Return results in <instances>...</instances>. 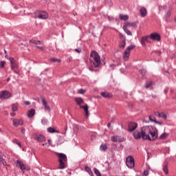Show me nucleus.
<instances>
[{
    "instance_id": "1",
    "label": "nucleus",
    "mask_w": 176,
    "mask_h": 176,
    "mask_svg": "<svg viewBox=\"0 0 176 176\" xmlns=\"http://www.w3.org/2000/svg\"><path fill=\"white\" fill-rule=\"evenodd\" d=\"M143 140H148V141H155L157 139L158 131L153 126H146L141 128Z\"/></svg>"
},
{
    "instance_id": "2",
    "label": "nucleus",
    "mask_w": 176,
    "mask_h": 176,
    "mask_svg": "<svg viewBox=\"0 0 176 176\" xmlns=\"http://www.w3.org/2000/svg\"><path fill=\"white\" fill-rule=\"evenodd\" d=\"M56 155L58 157L59 162V166L58 167V169L64 170L66 167L65 162L67 160V155L63 153H56Z\"/></svg>"
},
{
    "instance_id": "3",
    "label": "nucleus",
    "mask_w": 176,
    "mask_h": 176,
    "mask_svg": "<svg viewBox=\"0 0 176 176\" xmlns=\"http://www.w3.org/2000/svg\"><path fill=\"white\" fill-rule=\"evenodd\" d=\"M90 57H91L92 60H94V65L96 68L100 67V64H101V58H100V55L96 51H92Z\"/></svg>"
},
{
    "instance_id": "4",
    "label": "nucleus",
    "mask_w": 176,
    "mask_h": 176,
    "mask_svg": "<svg viewBox=\"0 0 176 176\" xmlns=\"http://www.w3.org/2000/svg\"><path fill=\"white\" fill-rule=\"evenodd\" d=\"M135 47V45H129L124 52L122 54V58L124 61H129L130 57V52Z\"/></svg>"
},
{
    "instance_id": "5",
    "label": "nucleus",
    "mask_w": 176,
    "mask_h": 176,
    "mask_svg": "<svg viewBox=\"0 0 176 176\" xmlns=\"http://www.w3.org/2000/svg\"><path fill=\"white\" fill-rule=\"evenodd\" d=\"M35 14L36 19H40L41 20H46L49 17V14L46 11H36Z\"/></svg>"
},
{
    "instance_id": "6",
    "label": "nucleus",
    "mask_w": 176,
    "mask_h": 176,
    "mask_svg": "<svg viewBox=\"0 0 176 176\" xmlns=\"http://www.w3.org/2000/svg\"><path fill=\"white\" fill-rule=\"evenodd\" d=\"M16 167H18L19 168H20V170H21V171H30V167H28V166H26L25 164H24V163H23V162L20 161V160H16Z\"/></svg>"
},
{
    "instance_id": "7",
    "label": "nucleus",
    "mask_w": 176,
    "mask_h": 176,
    "mask_svg": "<svg viewBox=\"0 0 176 176\" xmlns=\"http://www.w3.org/2000/svg\"><path fill=\"white\" fill-rule=\"evenodd\" d=\"M126 166L128 168H133L135 164L134 162V157L133 156H128L126 159Z\"/></svg>"
},
{
    "instance_id": "8",
    "label": "nucleus",
    "mask_w": 176,
    "mask_h": 176,
    "mask_svg": "<svg viewBox=\"0 0 176 176\" xmlns=\"http://www.w3.org/2000/svg\"><path fill=\"white\" fill-rule=\"evenodd\" d=\"M12 126L19 127V126H24V120L23 118H14L12 120Z\"/></svg>"
},
{
    "instance_id": "9",
    "label": "nucleus",
    "mask_w": 176,
    "mask_h": 176,
    "mask_svg": "<svg viewBox=\"0 0 176 176\" xmlns=\"http://www.w3.org/2000/svg\"><path fill=\"white\" fill-rule=\"evenodd\" d=\"M12 97V94L9 91H0V100H8Z\"/></svg>"
},
{
    "instance_id": "10",
    "label": "nucleus",
    "mask_w": 176,
    "mask_h": 176,
    "mask_svg": "<svg viewBox=\"0 0 176 176\" xmlns=\"http://www.w3.org/2000/svg\"><path fill=\"white\" fill-rule=\"evenodd\" d=\"M10 62L11 64L12 71L15 72V74H17V72L14 69H17V68H19V63H17V61H16V60H14V58H10Z\"/></svg>"
},
{
    "instance_id": "11",
    "label": "nucleus",
    "mask_w": 176,
    "mask_h": 176,
    "mask_svg": "<svg viewBox=\"0 0 176 176\" xmlns=\"http://www.w3.org/2000/svg\"><path fill=\"white\" fill-rule=\"evenodd\" d=\"M33 138L36 141H38V142H45L46 141L45 136L41 134L34 133Z\"/></svg>"
},
{
    "instance_id": "12",
    "label": "nucleus",
    "mask_w": 176,
    "mask_h": 176,
    "mask_svg": "<svg viewBox=\"0 0 176 176\" xmlns=\"http://www.w3.org/2000/svg\"><path fill=\"white\" fill-rule=\"evenodd\" d=\"M138 127V124L137 122H131L128 124V131L129 133H133L135 129Z\"/></svg>"
},
{
    "instance_id": "13",
    "label": "nucleus",
    "mask_w": 176,
    "mask_h": 176,
    "mask_svg": "<svg viewBox=\"0 0 176 176\" xmlns=\"http://www.w3.org/2000/svg\"><path fill=\"white\" fill-rule=\"evenodd\" d=\"M111 141L112 142H124L126 141V139L119 135H114L111 137Z\"/></svg>"
},
{
    "instance_id": "14",
    "label": "nucleus",
    "mask_w": 176,
    "mask_h": 176,
    "mask_svg": "<svg viewBox=\"0 0 176 176\" xmlns=\"http://www.w3.org/2000/svg\"><path fill=\"white\" fill-rule=\"evenodd\" d=\"M133 136L135 138V140H140L141 138L143 139L142 131L141 130L135 131L133 133Z\"/></svg>"
},
{
    "instance_id": "15",
    "label": "nucleus",
    "mask_w": 176,
    "mask_h": 176,
    "mask_svg": "<svg viewBox=\"0 0 176 176\" xmlns=\"http://www.w3.org/2000/svg\"><path fill=\"white\" fill-rule=\"evenodd\" d=\"M150 39H152L153 41H160V35L157 33H152L149 35Z\"/></svg>"
},
{
    "instance_id": "16",
    "label": "nucleus",
    "mask_w": 176,
    "mask_h": 176,
    "mask_svg": "<svg viewBox=\"0 0 176 176\" xmlns=\"http://www.w3.org/2000/svg\"><path fill=\"white\" fill-rule=\"evenodd\" d=\"M41 102L44 105L45 111H50V107H49V105H47V102H46V100L45 98L41 99Z\"/></svg>"
},
{
    "instance_id": "17",
    "label": "nucleus",
    "mask_w": 176,
    "mask_h": 176,
    "mask_svg": "<svg viewBox=\"0 0 176 176\" xmlns=\"http://www.w3.org/2000/svg\"><path fill=\"white\" fill-rule=\"evenodd\" d=\"M80 108L84 109L85 112V118H89V107L87 104H85V106H80Z\"/></svg>"
},
{
    "instance_id": "18",
    "label": "nucleus",
    "mask_w": 176,
    "mask_h": 176,
    "mask_svg": "<svg viewBox=\"0 0 176 176\" xmlns=\"http://www.w3.org/2000/svg\"><path fill=\"white\" fill-rule=\"evenodd\" d=\"M140 13L142 17H146L147 14L146 8L142 7L140 10Z\"/></svg>"
},
{
    "instance_id": "19",
    "label": "nucleus",
    "mask_w": 176,
    "mask_h": 176,
    "mask_svg": "<svg viewBox=\"0 0 176 176\" xmlns=\"http://www.w3.org/2000/svg\"><path fill=\"white\" fill-rule=\"evenodd\" d=\"M74 101L76 102L77 105H80V107H82V104H83V98H75Z\"/></svg>"
},
{
    "instance_id": "20",
    "label": "nucleus",
    "mask_w": 176,
    "mask_h": 176,
    "mask_svg": "<svg viewBox=\"0 0 176 176\" xmlns=\"http://www.w3.org/2000/svg\"><path fill=\"white\" fill-rule=\"evenodd\" d=\"M100 96L104 97V98H111L112 97V94L108 92H102L100 93Z\"/></svg>"
},
{
    "instance_id": "21",
    "label": "nucleus",
    "mask_w": 176,
    "mask_h": 176,
    "mask_svg": "<svg viewBox=\"0 0 176 176\" xmlns=\"http://www.w3.org/2000/svg\"><path fill=\"white\" fill-rule=\"evenodd\" d=\"M85 171H87V173H88L89 175L94 176V174L93 173V170H91V168H90V167L85 166Z\"/></svg>"
},
{
    "instance_id": "22",
    "label": "nucleus",
    "mask_w": 176,
    "mask_h": 176,
    "mask_svg": "<svg viewBox=\"0 0 176 176\" xmlns=\"http://www.w3.org/2000/svg\"><path fill=\"white\" fill-rule=\"evenodd\" d=\"M35 115V110L34 109H31L28 111L27 116L29 118H32Z\"/></svg>"
},
{
    "instance_id": "23",
    "label": "nucleus",
    "mask_w": 176,
    "mask_h": 176,
    "mask_svg": "<svg viewBox=\"0 0 176 176\" xmlns=\"http://www.w3.org/2000/svg\"><path fill=\"white\" fill-rule=\"evenodd\" d=\"M148 38H149V36H142L141 38V43L142 45V46H146L145 43L148 41Z\"/></svg>"
},
{
    "instance_id": "24",
    "label": "nucleus",
    "mask_w": 176,
    "mask_h": 176,
    "mask_svg": "<svg viewBox=\"0 0 176 176\" xmlns=\"http://www.w3.org/2000/svg\"><path fill=\"white\" fill-rule=\"evenodd\" d=\"M119 18H120V20L127 21V20L129 19V15H124V14H120Z\"/></svg>"
},
{
    "instance_id": "25",
    "label": "nucleus",
    "mask_w": 176,
    "mask_h": 176,
    "mask_svg": "<svg viewBox=\"0 0 176 176\" xmlns=\"http://www.w3.org/2000/svg\"><path fill=\"white\" fill-rule=\"evenodd\" d=\"M169 134L168 133L164 132L161 134V135L158 138L159 140H166L167 137H168Z\"/></svg>"
},
{
    "instance_id": "26",
    "label": "nucleus",
    "mask_w": 176,
    "mask_h": 176,
    "mask_svg": "<svg viewBox=\"0 0 176 176\" xmlns=\"http://www.w3.org/2000/svg\"><path fill=\"white\" fill-rule=\"evenodd\" d=\"M119 47H120V49H124V47H126V41L125 40H121L120 41Z\"/></svg>"
},
{
    "instance_id": "27",
    "label": "nucleus",
    "mask_w": 176,
    "mask_h": 176,
    "mask_svg": "<svg viewBox=\"0 0 176 176\" xmlns=\"http://www.w3.org/2000/svg\"><path fill=\"white\" fill-rule=\"evenodd\" d=\"M123 30L124 32H126V34H127L129 36H131V35H133V33H131V31L129 30L126 25L123 26Z\"/></svg>"
},
{
    "instance_id": "28",
    "label": "nucleus",
    "mask_w": 176,
    "mask_h": 176,
    "mask_svg": "<svg viewBox=\"0 0 176 176\" xmlns=\"http://www.w3.org/2000/svg\"><path fill=\"white\" fill-rule=\"evenodd\" d=\"M19 109V104L17 103H14L12 104V112H16Z\"/></svg>"
},
{
    "instance_id": "29",
    "label": "nucleus",
    "mask_w": 176,
    "mask_h": 176,
    "mask_svg": "<svg viewBox=\"0 0 176 176\" xmlns=\"http://www.w3.org/2000/svg\"><path fill=\"white\" fill-rule=\"evenodd\" d=\"M139 74L142 78H144L145 76V74H146V70L145 69H142L139 70Z\"/></svg>"
},
{
    "instance_id": "30",
    "label": "nucleus",
    "mask_w": 176,
    "mask_h": 176,
    "mask_svg": "<svg viewBox=\"0 0 176 176\" xmlns=\"http://www.w3.org/2000/svg\"><path fill=\"white\" fill-rule=\"evenodd\" d=\"M100 151H102L103 152H105V151H107V149H108V146L107 145V144H104L100 145Z\"/></svg>"
},
{
    "instance_id": "31",
    "label": "nucleus",
    "mask_w": 176,
    "mask_h": 176,
    "mask_svg": "<svg viewBox=\"0 0 176 176\" xmlns=\"http://www.w3.org/2000/svg\"><path fill=\"white\" fill-rule=\"evenodd\" d=\"M48 133H60V131L54 129V128L49 127L47 128Z\"/></svg>"
},
{
    "instance_id": "32",
    "label": "nucleus",
    "mask_w": 176,
    "mask_h": 176,
    "mask_svg": "<svg viewBox=\"0 0 176 176\" xmlns=\"http://www.w3.org/2000/svg\"><path fill=\"white\" fill-rule=\"evenodd\" d=\"M5 157H1V158H0V164H3V166H7Z\"/></svg>"
},
{
    "instance_id": "33",
    "label": "nucleus",
    "mask_w": 176,
    "mask_h": 176,
    "mask_svg": "<svg viewBox=\"0 0 176 176\" xmlns=\"http://www.w3.org/2000/svg\"><path fill=\"white\" fill-rule=\"evenodd\" d=\"M126 25H127L128 27H136L137 26V23L135 22H127L126 23Z\"/></svg>"
},
{
    "instance_id": "34",
    "label": "nucleus",
    "mask_w": 176,
    "mask_h": 176,
    "mask_svg": "<svg viewBox=\"0 0 176 176\" xmlns=\"http://www.w3.org/2000/svg\"><path fill=\"white\" fill-rule=\"evenodd\" d=\"M50 61H52V63H61L60 59L55 58H51L50 59Z\"/></svg>"
},
{
    "instance_id": "35",
    "label": "nucleus",
    "mask_w": 176,
    "mask_h": 176,
    "mask_svg": "<svg viewBox=\"0 0 176 176\" xmlns=\"http://www.w3.org/2000/svg\"><path fill=\"white\" fill-rule=\"evenodd\" d=\"M153 84V82H152V81H146V89H149V87H151Z\"/></svg>"
},
{
    "instance_id": "36",
    "label": "nucleus",
    "mask_w": 176,
    "mask_h": 176,
    "mask_svg": "<svg viewBox=\"0 0 176 176\" xmlns=\"http://www.w3.org/2000/svg\"><path fill=\"white\" fill-rule=\"evenodd\" d=\"M94 173L97 176H101V173H100V170H98V169H97V168H94Z\"/></svg>"
},
{
    "instance_id": "37",
    "label": "nucleus",
    "mask_w": 176,
    "mask_h": 176,
    "mask_svg": "<svg viewBox=\"0 0 176 176\" xmlns=\"http://www.w3.org/2000/svg\"><path fill=\"white\" fill-rule=\"evenodd\" d=\"M163 171L165 174H168V168L167 167V164L164 165Z\"/></svg>"
},
{
    "instance_id": "38",
    "label": "nucleus",
    "mask_w": 176,
    "mask_h": 176,
    "mask_svg": "<svg viewBox=\"0 0 176 176\" xmlns=\"http://www.w3.org/2000/svg\"><path fill=\"white\" fill-rule=\"evenodd\" d=\"M159 118H162V119H164V120H166V119H167V116L164 113L162 112L160 113Z\"/></svg>"
},
{
    "instance_id": "39",
    "label": "nucleus",
    "mask_w": 176,
    "mask_h": 176,
    "mask_svg": "<svg viewBox=\"0 0 176 176\" xmlns=\"http://www.w3.org/2000/svg\"><path fill=\"white\" fill-rule=\"evenodd\" d=\"M148 119L150 122H153L154 123L156 122V118L153 116H149Z\"/></svg>"
},
{
    "instance_id": "40",
    "label": "nucleus",
    "mask_w": 176,
    "mask_h": 176,
    "mask_svg": "<svg viewBox=\"0 0 176 176\" xmlns=\"http://www.w3.org/2000/svg\"><path fill=\"white\" fill-rule=\"evenodd\" d=\"M5 64H6V62L5 60H2L0 62V68L2 69L5 67Z\"/></svg>"
},
{
    "instance_id": "41",
    "label": "nucleus",
    "mask_w": 176,
    "mask_h": 176,
    "mask_svg": "<svg viewBox=\"0 0 176 176\" xmlns=\"http://www.w3.org/2000/svg\"><path fill=\"white\" fill-rule=\"evenodd\" d=\"M78 93L79 94H85V93H86V90L83 89H78Z\"/></svg>"
},
{
    "instance_id": "42",
    "label": "nucleus",
    "mask_w": 176,
    "mask_h": 176,
    "mask_svg": "<svg viewBox=\"0 0 176 176\" xmlns=\"http://www.w3.org/2000/svg\"><path fill=\"white\" fill-rule=\"evenodd\" d=\"M107 5H108V6H112L113 5V3H112V0H107Z\"/></svg>"
},
{
    "instance_id": "43",
    "label": "nucleus",
    "mask_w": 176,
    "mask_h": 176,
    "mask_svg": "<svg viewBox=\"0 0 176 176\" xmlns=\"http://www.w3.org/2000/svg\"><path fill=\"white\" fill-rule=\"evenodd\" d=\"M144 175H149V172L148 171V170H144Z\"/></svg>"
},
{
    "instance_id": "44",
    "label": "nucleus",
    "mask_w": 176,
    "mask_h": 176,
    "mask_svg": "<svg viewBox=\"0 0 176 176\" xmlns=\"http://www.w3.org/2000/svg\"><path fill=\"white\" fill-rule=\"evenodd\" d=\"M12 142L14 143V144H16V145L19 144V140H17V139H14L13 140H12Z\"/></svg>"
},
{
    "instance_id": "45",
    "label": "nucleus",
    "mask_w": 176,
    "mask_h": 176,
    "mask_svg": "<svg viewBox=\"0 0 176 176\" xmlns=\"http://www.w3.org/2000/svg\"><path fill=\"white\" fill-rule=\"evenodd\" d=\"M1 157H6V156L5 155V154H3V153L0 151V158H1Z\"/></svg>"
},
{
    "instance_id": "46",
    "label": "nucleus",
    "mask_w": 176,
    "mask_h": 176,
    "mask_svg": "<svg viewBox=\"0 0 176 176\" xmlns=\"http://www.w3.org/2000/svg\"><path fill=\"white\" fill-rule=\"evenodd\" d=\"M154 115H155V116H158V118H159L160 113H159L158 111H155Z\"/></svg>"
},
{
    "instance_id": "47",
    "label": "nucleus",
    "mask_w": 176,
    "mask_h": 176,
    "mask_svg": "<svg viewBox=\"0 0 176 176\" xmlns=\"http://www.w3.org/2000/svg\"><path fill=\"white\" fill-rule=\"evenodd\" d=\"M30 43H34V45H36V40H30Z\"/></svg>"
},
{
    "instance_id": "48",
    "label": "nucleus",
    "mask_w": 176,
    "mask_h": 176,
    "mask_svg": "<svg viewBox=\"0 0 176 176\" xmlns=\"http://www.w3.org/2000/svg\"><path fill=\"white\" fill-rule=\"evenodd\" d=\"M110 68H112V69H113L115 68V67H116V65H115L114 64H111L109 65Z\"/></svg>"
},
{
    "instance_id": "49",
    "label": "nucleus",
    "mask_w": 176,
    "mask_h": 176,
    "mask_svg": "<svg viewBox=\"0 0 176 176\" xmlns=\"http://www.w3.org/2000/svg\"><path fill=\"white\" fill-rule=\"evenodd\" d=\"M154 123H156V124H160V126H162V122H160L159 121H157L156 120H155V122Z\"/></svg>"
},
{
    "instance_id": "50",
    "label": "nucleus",
    "mask_w": 176,
    "mask_h": 176,
    "mask_svg": "<svg viewBox=\"0 0 176 176\" xmlns=\"http://www.w3.org/2000/svg\"><path fill=\"white\" fill-rule=\"evenodd\" d=\"M74 50H75V52H76L77 53H80V52H82V50H80V49H75Z\"/></svg>"
},
{
    "instance_id": "51",
    "label": "nucleus",
    "mask_w": 176,
    "mask_h": 176,
    "mask_svg": "<svg viewBox=\"0 0 176 176\" xmlns=\"http://www.w3.org/2000/svg\"><path fill=\"white\" fill-rule=\"evenodd\" d=\"M164 91L165 94H167V93H168V87H166Z\"/></svg>"
},
{
    "instance_id": "52",
    "label": "nucleus",
    "mask_w": 176,
    "mask_h": 176,
    "mask_svg": "<svg viewBox=\"0 0 176 176\" xmlns=\"http://www.w3.org/2000/svg\"><path fill=\"white\" fill-rule=\"evenodd\" d=\"M31 102H30L29 101H25V105H30Z\"/></svg>"
},
{
    "instance_id": "53",
    "label": "nucleus",
    "mask_w": 176,
    "mask_h": 176,
    "mask_svg": "<svg viewBox=\"0 0 176 176\" xmlns=\"http://www.w3.org/2000/svg\"><path fill=\"white\" fill-rule=\"evenodd\" d=\"M36 45H41V42L40 41H36Z\"/></svg>"
},
{
    "instance_id": "54",
    "label": "nucleus",
    "mask_w": 176,
    "mask_h": 176,
    "mask_svg": "<svg viewBox=\"0 0 176 176\" xmlns=\"http://www.w3.org/2000/svg\"><path fill=\"white\" fill-rule=\"evenodd\" d=\"M3 115H5V116H8V115H9V113H8V111H4Z\"/></svg>"
},
{
    "instance_id": "55",
    "label": "nucleus",
    "mask_w": 176,
    "mask_h": 176,
    "mask_svg": "<svg viewBox=\"0 0 176 176\" xmlns=\"http://www.w3.org/2000/svg\"><path fill=\"white\" fill-rule=\"evenodd\" d=\"M10 115L11 116H16V113H11Z\"/></svg>"
},
{
    "instance_id": "56",
    "label": "nucleus",
    "mask_w": 176,
    "mask_h": 176,
    "mask_svg": "<svg viewBox=\"0 0 176 176\" xmlns=\"http://www.w3.org/2000/svg\"><path fill=\"white\" fill-rule=\"evenodd\" d=\"M37 49H41V50H43V48L42 47L36 46Z\"/></svg>"
},
{
    "instance_id": "57",
    "label": "nucleus",
    "mask_w": 176,
    "mask_h": 176,
    "mask_svg": "<svg viewBox=\"0 0 176 176\" xmlns=\"http://www.w3.org/2000/svg\"><path fill=\"white\" fill-rule=\"evenodd\" d=\"M21 131L22 134H24V133L25 132V130H24V129H22L21 130Z\"/></svg>"
},
{
    "instance_id": "58",
    "label": "nucleus",
    "mask_w": 176,
    "mask_h": 176,
    "mask_svg": "<svg viewBox=\"0 0 176 176\" xmlns=\"http://www.w3.org/2000/svg\"><path fill=\"white\" fill-rule=\"evenodd\" d=\"M16 145H18V146H19V148H21V144H20L19 142H18V144Z\"/></svg>"
},
{
    "instance_id": "59",
    "label": "nucleus",
    "mask_w": 176,
    "mask_h": 176,
    "mask_svg": "<svg viewBox=\"0 0 176 176\" xmlns=\"http://www.w3.org/2000/svg\"><path fill=\"white\" fill-rule=\"evenodd\" d=\"M16 145H18V146H19V148H21V144H20L19 142H18V144Z\"/></svg>"
},
{
    "instance_id": "60",
    "label": "nucleus",
    "mask_w": 176,
    "mask_h": 176,
    "mask_svg": "<svg viewBox=\"0 0 176 176\" xmlns=\"http://www.w3.org/2000/svg\"><path fill=\"white\" fill-rule=\"evenodd\" d=\"M16 145H18V146H19V148H21V144H20L19 142H18V144Z\"/></svg>"
},
{
    "instance_id": "61",
    "label": "nucleus",
    "mask_w": 176,
    "mask_h": 176,
    "mask_svg": "<svg viewBox=\"0 0 176 176\" xmlns=\"http://www.w3.org/2000/svg\"><path fill=\"white\" fill-rule=\"evenodd\" d=\"M153 98H156V95H152Z\"/></svg>"
},
{
    "instance_id": "62",
    "label": "nucleus",
    "mask_w": 176,
    "mask_h": 176,
    "mask_svg": "<svg viewBox=\"0 0 176 176\" xmlns=\"http://www.w3.org/2000/svg\"><path fill=\"white\" fill-rule=\"evenodd\" d=\"M110 126H111V123L109 122L108 124H107V127H110Z\"/></svg>"
},
{
    "instance_id": "63",
    "label": "nucleus",
    "mask_w": 176,
    "mask_h": 176,
    "mask_svg": "<svg viewBox=\"0 0 176 176\" xmlns=\"http://www.w3.org/2000/svg\"><path fill=\"white\" fill-rule=\"evenodd\" d=\"M45 145H47V143H43V144H42L43 146H45Z\"/></svg>"
},
{
    "instance_id": "64",
    "label": "nucleus",
    "mask_w": 176,
    "mask_h": 176,
    "mask_svg": "<svg viewBox=\"0 0 176 176\" xmlns=\"http://www.w3.org/2000/svg\"><path fill=\"white\" fill-rule=\"evenodd\" d=\"M89 71H93V67H89Z\"/></svg>"
}]
</instances>
